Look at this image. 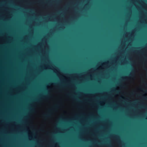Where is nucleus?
I'll use <instances>...</instances> for the list:
<instances>
[{"mask_svg":"<svg viewBox=\"0 0 147 147\" xmlns=\"http://www.w3.org/2000/svg\"><path fill=\"white\" fill-rule=\"evenodd\" d=\"M43 116L47 118L50 117V115L49 113H47V114H44Z\"/></svg>","mask_w":147,"mask_h":147,"instance_id":"nucleus-1","label":"nucleus"},{"mask_svg":"<svg viewBox=\"0 0 147 147\" xmlns=\"http://www.w3.org/2000/svg\"><path fill=\"white\" fill-rule=\"evenodd\" d=\"M55 108H57L58 107V106L57 105H56L55 106Z\"/></svg>","mask_w":147,"mask_h":147,"instance_id":"nucleus-5","label":"nucleus"},{"mask_svg":"<svg viewBox=\"0 0 147 147\" xmlns=\"http://www.w3.org/2000/svg\"><path fill=\"white\" fill-rule=\"evenodd\" d=\"M51 110H49V113H51Z\"/></svg>","mask_w":147,"mask_h":147,"instance_id":"nucleus-6","label":"nucleus"},{"mask_svg":"<svg viewBox=\"0 0 147 147\" xmlns=\"http://www.w3.org/2000/svg\"><path fill=\"white\" fill-rule=\"evenodd\" d=\"M122 78L123 79H126L125 78Z\"/></svg>","mask_w":147,"mask_h":147,"instance_id":"nucleus-7","label":"nucleus"},{"mask_svg":"<svg viewBox=\"0 0 147 147\" xmlns=\"http://www.w3.org/2000/svg\"><path fill=\"white\" fill-rule=\"evenodd\" d=\"M107 146L108 147H111V146L109 144H107Z\"/></svg>","mask_w":147,"mask_h":147,"instance_id":"nucleus-2","label":"nucleus"},{"mask_svg":"<svg viewBox=\"0 0 147 147\" xmlns=\"http://www.w3.org/2000/svg\"><path fill=\"white\" fill-rule=\"evenodd\" d=\"M68 95H69V96H71V97H73V96H72V95H71V94H68Z\"/></svg>","mask_w":147,"mask_h":147,"instance_id":"nucleus-3","label":"nucleus"},{"mask_svg":"<svg viewBox=\"0 0 147 147\" xmlns=\"http://www.w3.org/2000/svg\"><path fill=\"white\" fill-rule=\"evenodd\" d=\"M36 101L37 102H38L39 101V100H36Z\"/></svg>","mask_w":147,"mask_h":147,"instance_id":"nucleus-8","label":"nucleus"},{"mask_svg":"<svg viewBox=\"0 0 147 147\" xmlns=\"http://www.w3.org/2000/svg\"><path fill=\"white\" fill-rule=\"evenodd\" d=\"M129 76H133V74H132V73H131L130 74H129Z\"/></svg>","mask_w":147,"mask_h":147,"instance_id":"nucleus-4","label":"nucleus"}]
</instances>
